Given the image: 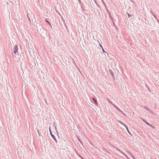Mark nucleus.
<instances>
[{
  "label": "nucleus",
  "mask_w": 159,
  "mask_h": 159,
  "mask_svg": "<svg viewBox=\"0 0 159 159\" xmlns=\"http://www.w3.org/2000/svg\"><path fill=\"white\" fill-rule=\"evenodd\" d=\"M49 130L50 134L51 137L52 138V139L56 142V143H57V140L56 138H55V136H54V135L53 134H52V131H51V128H50V126L49 128Z\"/></svg>",
  "instance_id": "obj_1"
},
{
  "label": "nucleus",
  "mask_w": 159,
  "mask_h": 159,
  "mask_svg": "<svg viewBox=\"0 0 159 159\" xmlns=\"http://www.w3.org/2000/svg\"><path fill=\"white\" fill-rule=\"evenodd\" d=\"M18 50V46L16 45H15L14 48H13V53L14 54H16V52Z\"/></svg>",
  "instance_id": "obj_2"
},
{
  "label": "nucleus",
  "mask_w": 159,
  "mask_h": 159,
  "mask_svg": "<svg viewBox=\"0 0 159 159\" xmlns=\"http://www.w3.org/2000/svg\"><path fill=\"white\" fill-rule=\"evenodd\" d=\"M109 72H110V74H111V75L112 77L113 78V80H115V76H114V73L113 71L111 70L110 69L109 70Z\"/></svg>",
  "instance_id": "obj_3"
},
{
  "label": "nucleus",
  "mask_w": 159,
  "mask_h": 159,
  "mask_svg": "<svg viewBox=\"0 0 159 159\" xmlns=\"http://www.w3.org/2000/svg\"><path fill=\"white\" fill-rule=\"evenodd\" d=\"M140 118L143 121V122H144L146 125H149V126H151L153 128H154V127L152 126L151 125H150V124L148 122L145 120L143 118Z\"/></svg>",
  "instance_id": "obj_4"
},
{
  "label": "nucleus",
  "mask_w": 159,
  "mask_h": 159,
  "mask_svg": "<svg viewBox=\"0 0 159 159\" xmlns=\"http://www.w3.org/2000/svg\"><path fill=\"white\" fill-rule=\"evenodd\" d=\"M92 100H93V102L94 103L96 106H98V104L97 101L96 99V98H95L93 97V98H92Z\"/></svg>",
  "instance_id": "obj_5"
},
{
  "label": "nucleus",
  "mask_w": 159,
  "mask_h": 159,
  "mask_svg": "<svg viewBox=\"0 0 159 159\" xmlns=\"http://www.w3.org/2000/svg\"><path fill=\"white\" fill-rule=\"evenodd\" d=\"M45 21L47 23H48V24L49 25L51 26V28H52V26L51 25L50 22L47 20H46Z\"/></svg>",
  "instance_id": "obj_6"
},
{
  "label": "nucleus",
  "mask_w": 159,
  "mask_h": 159,
  "mask_svg": "<svg viewBox=\"0 0 159 159\" xmlns=\"http://www.w3.org/2000/svg\"><path fill=\"white\" fill-rule=\"evenodd\" d=\"M143 107L148 111L150 110L149 108L147 106H144Z\"/></svg>",
  "instance_id": "obj_7"
},
{
  "label": "nucleus",
  "mask_w": 159,
  "mask_h": 159,
  "mask_svg": "<svg viewBox=\"0 0 159 159\" xmlns=\"http://www.w3.org/2000/svg\"><path fill=\"white\" fill-rule=\"evenodd\" d=\"M107 99L108 100V101L112 105L116 107V106L115 105H114L112 102L110 100H109V99H108V98H107Z\"/></svg>",
  "instance_id": "obj_8"
},
{
  "label": "nucleus",
  "mask_w": 159,
  "mask_h": 159,
  "mask_svg": "<svg viewBox=\"0 0 159 159\" xmlns=\"http://www.w3.org/2000/svg\"><path fill=\"white\" fill-rule=\"evenodd\" d=\"M124 125L126 127V130H127V131H128V132L129 133V130L128 129V127L126 126V125Z\"/></svg>",
  "instance_id": "obj_9"
},
{
  "label": "nucleus",
  "mask_w": 159,
  "mask_h": 159,
  "mask_svg": "<svg viewBox=\"0 0 159 159\" xmlns=\"http://www.w3.org/2000/svg\"><path fill=\"white\" fill-rule=\"evenodd\" d=\"M108 14L109 15V17H110V19L112 20V22H113V18H112V17L111 16L110 13H109V12H108Z\"/></svg>",
  "instance_id": "obj_10"
},
{
  "label": "nucleus",
  "mask_w": 159,
  "mask_h": 159,
  "mask_svg": "<svg viewBox=\"0 0 159 159\" xmlns=\"http://www.w3.org/2000/svg\"><path fill=\"white\" fill-rule=\"evenodd\" d=\"M148 111H149V112L151 113V114H153V111H151L150 109Z\"/></svg>",
  "instance_id": "obj_11"
},
{
  "label": "nucleus",
  "mask_w": 159,
  "mask_h": 159,
  "mask_svg": "<svg viewBox=\"0 0 159 159\" xmlns=\"http://www.w3.org/2000/svg\"><path fill=\"white\" fill-rule=\"evenodd\" d=\"M27 17H28V20H29L30 21V18L29 17V15H28V14H27Z\"/></svg>",
  "instance_id": "obj_12"
},
{
  "label": "nucleus",
  "mask_w": 159,
  "mask_h": 159,
  "mask_svg": "<svg viewBox=\"0 0 159 159\" xmlns=\"http://www.w3.org/2000/svg\"><path fill=\"white\" fill-rule=\"evenodd\" d=\"M78 140H79V141L81 143H82L81 141V140L79 138H78Z\"/></svg>",
  "instance_id": "obj_13"
},
{
  "label": "nucleus",
  "mask_w": 159,
  "mask_h": 159,
  "mask_svg": "<svg viewBox=\"0 0 159 159\" xmlns=\"http://www.w3.org/2000/svg\"><path fill=\"white\" fill-rule=\"evenodd\" d=\"M127 14H128V16H129V17H130V16H131V15L130 14H129L128 13H127Z\"/></svg>",
  "instance_id": "obj_14"
},
{
  "label": "nucleus",
  "mask_w": 159,
  "mask_h": 159,
  "mask_svg": "<svg viewBox=\"0 0 159 159\" xmlns=\"http://www.w3.org/2000/svg\"><path fill=\"white\" fill-rule=\"evenodd\" d=\"M98 43H99V45H100V47H101L102 48H103L102 45L99 42H98Z\"/></svg>",
  "instance_id": "obj_15"
},
{
  "label": "nucleus",
  "mask_w": 159,
  "mask_h": 159,
  "mask_svg": "<svg viewBox=\"0 0 159 159\" xmlns=\"http://www.w3.org/2000/svg\"><path fill=\"white\" fill-rule=\"evenodd\" d=\"M132 157L133 158V159H135V158L134 157L132 154H131Z\"/></svg>",
  "instance_id": "obj_16"
},
{
  "label": "nucleus",
  "mask_w": 159,
  "mask_h": 159,
  "mask_svg": "<svg viewBox=\"0 0 159 159\" xmlns=\"http://www.w3.org/2000/svg\"><path fill=\"white\" fill-rule=\"evenodd\" d=\"M37 132H38V133L39 134V135H40V134H39V129H38L37 130Z\"/></svg>",
  "instance_id": "obj_17"
},
{
  "label": "nucleus",
  "mask_w": 159,
  "mask_h": 159,
  "mask_svg": "<svg viewBox=\"0 0 159 159\" xmlns=\"http://www.w3.org/2000/svg\"><path fill=\"white\" fill-rule=\"evenodd\" d=\"M113 25H114V26L115 27H116V25H115V23H114V22L113 21Z\"/></svg>",
  "instance_id": "obj_18"
},
{
  "label": "nucleus",
  "mask_w": 159,
  "mask_h": 159,
  "mask_svg": "<svg viewBox=\"0 0 159 159\" xmlns=\"http://www.w3.org/2000/svg\"><path fill=\"white\" fill-rule=\"evenodd\" d=\"M120 123H121L123 125H125L124 123H123L122 122H120Z\"/></svg>",
  "instance_id": "obj_19"
},
{
  "label": "nucleus",
  "mask_w": 159,
  "mask_h": 159,
  "mask_svg": "<svg viewBox=\"0 0 159 159\" xmlns=\"http://www.w3.org/2000/svg\"><path fill=\"white\" fill-rule=\"evenodd\" d=\"M102 51H103V52H105L104 51V50L103 49V48H102Z\"/></svg>",
  "instance_id": "obj_20"
},
{
  "label": "nucleus",
  "mask_w": 159,
  "mask_h": 159,
  "mask_svg": "<svg viewBox=\"0 0 159 159\" xmlns=\"http://www.w3.org/2000/svg\"><path fill=\"white\" fill-rule=\"evenodd\" d=\"M126 157H127V156L126 155H125V154H124V155Z\"/></svg>",
  "instance_id": "obj_21"
},
{
  "label": "nucleus",
  "mask_w": 159,
  "mask_h": 159,
  "mask_svg": "<svg viewBox=\"0 0 159 159\" xmlns=\"http://www.w3.org/2000/svg\"><path fill=\"white\" fill-rule=\"evenodd\" d=\"M55 128L56 129V126H55Z\"/></svg>",
  "instance_id": "obj_22"
},
{
  "label": "nucleus",
  "mask_w": 159,
  "mask_h": 159,
  "mask_svg": "<svg viewBox=\"0 0 159 159\" xmlns=\"http://www.w3.org/2000/svg\"><path fill=\"white\" fill-rule=\"evenodd\" d=\"M103 149L104 150H105V151H106V149H104V148H103Z\"/></svg>",
  "instance_id": "obj_23"
},
{
  "label": "nucleus",
  "mask_w": 159,
  "mask_h": 159,
  "mask_svg": "<svg viewBox=\"0 0 159 159\" xmlns=\"http://www.w3.org/2000/svg\"><path fill=\"white\" fill-rule=\"evenodd\" d=\"M143 41H145V42H146V40H143Z\"/></svg>",
  "instance_id": "obj_24"
},
{
  "label": "nucleus",
  "mask_w": 159,
  "mask_h": 159,
  "mask_svg": "<svg viewBox=\"0 0 159 159\" xmlns=\"http://www.w3.org/2000/svg\"><path fill=\"white\" fill-rule=\"evenodd\" d=\"M63 20V21H64V22H65V20Z\"/></svg>",
  "instance_id": "obj_25"
},
{
  "label": "nucleus",
  "mask_w": 159,
  "mask_h": 159,
  "mask_svg": "<svg viewBox=\"0 0 159 159\" xmlns=\"http://www.w3.org/2000/svg\"><path fill=\"white\" fill-rule=\"evenodd\" d=\"M158 22V23H159V20H157Z\"/></svg>",
  "instance_id": "obj_26"
}]
</instances>
